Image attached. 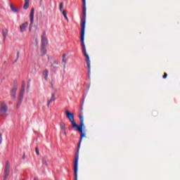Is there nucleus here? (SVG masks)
Listing matches in <instances>:
<instances>
[{"label":"nucleus","mask_w":180,"mask_h":180,"mask_svg":"<svg viewBox=\"0 0 180 180\" xmlns=\"http://www.w3.org/2000/svg\"><path fill=\"white\" fill-rule=\"evenodd\" d=\"M62 13H63L65 19H66V20L68 22V17H67V11L65 10H63Z\"/></svg>","instance_id":"nucleus-15"},{"label":"nucleus","mask_w":180,"mask_h":180,"mask_svg":"<svg viewBox=\"0 0 180 180\" xmlns=\"http://www.w3.org/2000/svg\"><path fill=\"white\" fill-rule=\"evenodd\" d=\"M66 129H62L61 131L64 136H67V132L65 131Z\"/></svg>","instance_id":"nucleus-22"},{"label":"nucleus","mask_w":180,"mask_h":180,"mask_svg":"<svg viewBox=\"0 0 180 180\" xmlns=\"http://www.w3.org/2000/svg\"><path fill=\"white\" fill-rule=\"evenodd\" d=\"M66 56H67V55L63 54V58H65Z\"/></svg>","instance_id":"nucleus-26"},{"label":"nucleus","mask_w":180,"mask_h":180,"mask_svg":"<svg viewBox=\"0 0 180 180\" xmlns=\"http://www.w3.org/2000/svg\"><path fill=\"white\" fill-rule=\"evenodd\" d=\"M8 112V105L4 101L0 102V113L1 115H5Z\"/></svg>","instance_id":"nucleus-5"},{"label":"nucleus","mask_w":180,"mask_h":180,"mask_svg":"<svg viewBox=\"0 0 180 180\" xmlns=\"http://www.w3.org/2000/svg\"><path fill=\"white\" fill-rule=\"evenodd\" d=\"M42 164L43 165H47V161L46 160V159L42 160Z\"/></svg>","instance_id":"nucleus-21"},{"label":"nucleus","mask_w":180,"mask_h":180,"mask_svg":"<svg viewBox=\"0 0 180 180\" xmlns=\"http://www.w3.org/2000/svg\"><path fill=\"white\" fill-rule=\"evenodd\" d=\"M83 2V7H82V15L83 18L82 19L81 23V34H80V40L82 43V47L84 52V56L86 58V62L87 64L88 72L89 74L91 72V60H89V56L86 53V48L85 47V25H86V1L82 0Z\"/></svg>","instance_id":"nucleus-2"},{"label":"nucleus","mask_w":180,"mask_h":180,"mask_svg":"<svg viewBox=\"0 0 180 180\" xmlns=\"http://www.w3.org/2000/svg\"><path fill=\"white\" fill-rule=\"evenodd\" d=\"M30 4V0H25V4L23 6L24 9H27L29 8Z\"/></svg>","instance_id":"nucleus-14"},{"label":"nucleus","mask_w":180,"mask_h":180,"mask_svg":"<svg viewBox=\"0 0 180 180\" xmlns=\"http://www.w3.org/2000/svg\"><path fill=\"white\" fill-rule=\"evenodd\" d=\"M60 129L61 130H66L67 129V128H65V124H64V123L60 124Z\"/></svg>","instance_id":"nucleus-18"},{"label":"nucleus","mask_w":180,"mask_h":180,"mask_svg":"<svg viewBox=\"0 0 180 180\" xmlns=\"http://www.w3.org/2000/svg\"><path fill=\"white\" fill-rule=\"evenodd\" d=\"M64 8V3H60V6H59V9L61 12L64 11L63 9Z\"/></svg>","instance_id":"nucleus-17"},{"label":"nucleus","mask_w":180,"mask_h":180,"mask_svg":"<svg viewBox=\"0 0 180 180\" xmlns=\"http://www.w3.org/2000/svg\"><path fill=\"white\" fill-rule=\"evenodd\" d=\"M11 11H13V12H19V11L15 8V6H13V5L11 4Z\"/></svg>","instance_id":"nucleus-16"},{"label":"nucleus","mask_w":180,"mask_h":180,"mask_svg":"<svg viewBox=\"0 0 180 180\" xmlns=\"http://www.w3.org/2000/svg\"><path fill=\"white\" fill-rule=\"evenodd\" d=\"M17 58H19V52L17 53Z\"/></svg>","instance_id":"nucleus-27"},{"label":"nucleus","mask_w":180,"mask_h":180,"mask_svg":"<svg viewBox=\"0 0 180 180\" xmlns=\"http://www.w3.org/2000/svg\"><path fill=\"white\" fill-rule=\"evenodd\" d=\"M33 26V23H30V32H32V27Z\"/></svg>","instance_id":"nucleus-24"},{"label":"nucleus","mask_w":180,"mask_h":180,"mask_svg":"<svg viewBox=\"0 0 180 180\" xmlns=\"http://www.w3.org/2000/svg\"><path fill=\"white\" fill-rule=\"evenodd\" d=\"M2 143V134H0V144Z\"/></svg>","instance_id":"nucleus-25"},{"label":"nucleus","mask_w":180,"mask_h":180,"mask_svg":"<svg viewBox=\"0 0 180 180\" xmlns=\"http://www.w3.org/2000/svg\"><path fill=\"white\" fill-rule=\"evenodd\" d=\"M47 38L46 37V32H44L41 36V51L46 54V46H47Z\"/></svg>","instance_id":"nucleus-4"},{"label":"nucleus","mask_w":180,"mask_h":180,"mask_svg":"<svg viewBox=\"0 0 180 180\" xmlns=\"http://www.w3.org/2000/svg\"><path fill=\"white\" fill-rule=\"evenodd\" d=\"M34 180H39L37 177L34 178Z\"/></svg>","instance_id":"nucleus-28"},{"label":"nucleus","mask_w":180,"mask_h":180,"mask_svg":"<svg viewBox=\"0 0 180 180\" xmlns=\"http://www.w3.org/2000/svg\"><path fill=\"white\" fill-rule=\"evenodd\" d=\"M27 26H29V22H25L20 25V33H24V32L27 29Z\"/></svg>","instance_id":"nucleus-8"},{"label":"nucleus","mask_w":180,"mask_h":180,"mask_svg":"<svg viewBox=\"0 0 180 180\" xmlns=\"http://www.w3.org/2000/svg\"><path fill=\"white\" fill-rule=\"evenodd\" d=\"M11 165H9V162H7L6 165V167H5V175H4V178L5 179H6V178H8V176H9V172H11Z\"/></svg>","instance_id":"nucleus-7"},{"label":"nucleus","mask_w":180,"mask_h":180,"mask_svg":"<svg viewBox=\"0 0 180 180\" xmlns=\"http://www.w3.org/2000/svg\"><path fill=\"white\" fill-rule=\"evenodd\" d=\"M65 114L66 117H68V119L72 123V127L73 129H77V131L80 133V139L77 146V151L75 155L74 163L75 180H78V160H79V147H81V143H82V138L85 137V132L82 129V127H84V117L82 115H79L80 124L78 125L75 122V119H74V113H72L68 110H66Z\"/></svg>","instance_id":"nucleus-1"},{"label":"nucleus","mask_w":180,"mask_h":180,"mask_svg":"<svg viewBox=\"0 0 180 180\" xmlns=\"http://www.w3.org/2000/svg\"><path fill=\"white\" fill-rule=\"evenodd\" d=\"M35 153L37 155H40V153L39 152V148H35Z\"/></svg>","instance_id":"nucleus-19"},{"label":"nucleus","mask_w":180,"mask_h":180,"mask_svg":"<svg viewBox=\"0 0 180 180\" xmlns=\"http://www.w3.org/2000/svg\"><path fill=\"white\" fill-rule=\"evenodd\" d=\"M43 75L44 77V79L47 81V79L49 78V70H45L43 71Z\"/></svg>","instance_id":"nucleus-13"},{"label":"nucleus","mask_w":180,"mask_h":180,"mask_svg":"<svg viewBox=\"0 0 180 180\" xmlns=\"http://www.w3.org/2000/svg\"><path fill=\"white\" fill-rule=\"evenodd\" d=\"M8 33H9V31L8 30V29H6V28L3 29L2 34H3V37H4V41L6 40V37H7Z\"/></svg>","instance_id":"nucleus-11"},{"label":"nucleus","mask_w":180,"mask_h":180,"mask_svg":"<svg viewBox=\"0 0 180 180\" xmlns=\"http://www.w3.org/2000/svg\"><path fill=\"white\" fill-rule=\"evenodd\" d=\"M57 65H58L57 60H53V63L51 65V70L54 74L57 72Z\"/></svg>","instance_id":"nucleus-9"},{"label":"nucleus","mask_w":180,"mask_h":180,"mask_svg":"<svg viewBox=\"0 0 180 180\" xmlns=\"http://www.w3.org/2000/svg\"><path fill=\"white\" fill-rule=\"evenodd\" d=\"M56 101V95L54 94H52L51 99L48 101L47 106H50V103H52V102H54Z\"/></svg>","instance_id":"nucleus-12"},{"label":"nucleus","mask_w":180,"mask_h":180,"mask_svg":"<svg viewBox=\"0 0 180 180\" xmlns=\"http://www.w3.org/2000/svg\"><path fill=\"white\" fill-rule=\"evenodd\" d=\"M167 77H168V75L165 72L164 75H163V79H165V78H167Z\"/></svg>","instance_id":"nucleus-23"},{"label":"nucleus","mask_w":180,"mask_h":180,"mask_svg":"<svg viewBox=\"0 0 180 180\" xmlns=\"http://www.w3.org/2000/svg\"><path fill=\"white\" fill-rule=\"evenodd\" d=\"M30 18V22L33 23V22H34V8H32Z\"/></svg>","instance_id":"nucleus-10"},{"label":"nucleus","mask_w":180,"mask_h":180,"mask_svg":"<svg viewBox=\"0 0 180 180\" xmlns=\"http://www.w3.org/2000/svg\"><path fill=\"white\" fill-rule=\"evenodd\" d=\"M66 63H67V62L65 61V58H62V64H64V67H65Z\"/></svg>","instance_id":"nucleus-20"},{"label":"nucleus","mask_w":180,"mask_h":180,"mask_svg":"<svg viewBox=\"0 0 180 180\" xmlns=\"http://www.w3.org/2000/svg\"><path fill=\"white\" fill-rule=\"evenodd\" d=\"M26 85L25 83H22L21 90L20 91L18 98V103H17V106H20V104L22 103V101H23V96L25 95V88Z\"/></svg>","instance_id":"nucleus-3"},{"label":"nucleus","mask_w":180,"mask_h":180,"mask_svg":"<svg viewBox=\"0 0 180 180\" xmlns=\"http://www.w3.org/2000/svg\"><path fill=\"white\" fill-rule=\"evenodd\" d=\"M16 91H18V86L14 85L10 91V95L12 99H16Z\"/></svg>","instance_id":"nucleus-6"}]
</instances>
